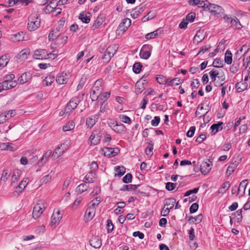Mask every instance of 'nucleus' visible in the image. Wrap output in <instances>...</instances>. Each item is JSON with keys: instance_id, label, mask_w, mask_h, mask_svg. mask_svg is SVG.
I'll list each match as a JSON object with an SVG mask.
<instances>
[{"instance_id": "393cba45", "label": "nucleus", "mask_w": 250, "mask_h": 250, "mask_svg": "<svg viewBox=\"0 0 250 250\" xmlns=\"http://www.w3.org/2000/svg\"><path fill=\"white\" fill-rule=\"evenodd\" d=\"M62 3V0H60L57 4L55 2H51L49 4H47L45 7V10L48 12H51L54 9L56 6L61 5Z\"/></svg>"}, {"instance_id": "b1692460", "label": "nucleus", "mask_w": 250, "mask_h": 250, "mask_svg": "<svg viewBox=\"0 0 250 250\" xmlns=\"http://www.w3.org/2000/svg\"><path fill=\"white\" fill-rule=\"evenodd\" d=\"M163 32V30L161 28L158 29L153 32L148 33L146 35V38L147 40L153 39L157 37L159 34H161Z\"/></svg>"}, {"instance_id": "79ce46f5", "label": "nucleus", "mask_w": 250, "mask_h": 250, "mask_svg": "<svg viewBox=\"0 0 250 250\" xmlns=\"http://www.w3.org/2000/svg\"><path fill=\"white\" fill-rule=\"evenodd\" d=\"M116 171L115 175H117L119 177H121L125 173V168L123 167L117 166L115 167Z\"/></svg>"}, {"instance_id": "6ab92c4d", "label": "nucleus", "mask_w": 250, "mask_h": 250, "mask_svg": "<svg viewBox=\"0 0 250 250\" xmlns=\"http://www.w3.org/2000/svg\"><path fill=\"white\" fill-rule=\"evenodd\" d=\"M248 184V180L242 181L237 188L238 193L240 194V197L242 196L245 192V189Z\"/></svg>"}, {"instance_id": "603ef678", "label": "nucleus", "mask_w": 250, "mask_h": 250, "mask_svg": "<svg viewBox=\"0 0 250 250\" xmlns=\"http://www.w3.org/2000/svg\"><path fill=\"white\" fill-rule=\"evenodd\" d=\"M20 173L18 171H14L11 178V185L17 182L19 178Z\"/></svg>"}, {"instance_id": "aec40b11", "label": "nucleus", "mask_w": 250, "mask_h": 250, "mask_svg": "<svg viewBox=\"0 0 250 250\" xmlns=\"http://www.w3.org/2000/svg\"><path fill=\"white\" fill-rule=\"evenodd\" d=\"M30 79L29 74L25 72L22 73L18 79V83L20 84H23L28 82Z\"/></svg>"}, {"instance_id": "13d9d810", "label": "nucleus", "mask_w": 250, "mask_h": 250, "mask_svg": "<svg viewBox=\"0 0 250 250\" xmlns=\"http://www.w3.org/2000/svg\"><path fill=\"white\" fill-rule=\"evenodd\" d=\"M107 231L108 233L111 232L114 228V225L111 220H108L107 221Z\"/></svg>"}, {"instance_id": "8fccbe9b", "label": "nucleus", "mask_w": 250, "mask_h": 250, "mask_svg": "<svg viewBox=\"0 0 250 250\" xmlns=\"http://www.w3.org/2000/svg\"><path fill=\"white\" fill-rule=\"evenodd\" d=\"M119 119L122 122H124V123L128 124H131V120L130 118L125 115H120L119 116Z\"/></svg>"}, {"instance_id": "a18cd8bd", "label": "nucleus", "mask_w": 250, "mask_h": 250, "mask_svg": "<svg viewBox=\"0 0 250 250\" xmlns=\"http://www.w3.org/2000/svg\"><path fill=\"white\" fill-rule=\"evenodd\" d=\"M232 54L230 51L227 50L225 53V62L227 64H229L232 63Z\"/></svg>"}, {"instance_id": "c756f323", "label": "nucleus", "mask_w": 250, "mask_h": 250, "mask_svg": "<svg viewBox=\"0 0 250 250\" xmlns=\"http://www.w3.org/2000/svg\"><path fill=\"white\" fill-rule=\"evenodd\" d=\"M117 47L115 45H110L107 48L106 50V53L109 54V56H108V58H107L108 59L110 57H112L114 56L117 51Z\"/></svg>"}, {"instance_id": "3c124183", "label": "nucleus", "mask_w": 250, "mask_h": 250, "mask_svg": "<svg viewBox=\"0 0 250 250\" xmlns=\"http://www.w3.org/2000/svg\"><path fill=\"white\" fill-rule=\"evenodd\" d=\"M229 182H226L224 183L221 188L219 189V193H224L229 188Z\"/></svg>"}, {"instance_id": "f3484780", "label": "nucleus", "mask_w": 250, "mask_h": 250, "mask_svg": "<svg viewBox=\"0 0 250 250\" xmlns=\"http://www.w3.org/2000/svg\"><path fill=\"white\" fill-rule=\"evenodd\" d=\"M90 245L95 249H98L102 245V241L100 238L98 236L92 238L89 241Z\"/></svg>"}, {"instance_id": "49530a36", "label": "nucleus", "mask_w": 250, "mask_h": 250, "mask_svg": "<svg viewBox=\"0 0 250 250\" xmlns=\"http://www.w3.org/2000/svg\"><path fill=\"white\" fill-rule=\"evenodd\" d=\"M180 83V80L178 78H175L172 80L168 79L167 85L173 86L174 85H178Z\"/></svg>"}, {"instance_id": "9d476101", "label": "nucleus", "mask_w": 250, "mask_h": 250, "mask_svg": "<svg viewBox=\"0 0 250 250\" xmlns=\"http://www.w3.org/2000/svg\"><path fill=\"white\" fill-rule=\"evenodd\" d=\"M102 134L99 130H95L92 132L89 138V141L91 145H97L101 140Z\"/></svg>"}, {"instance_id": "37998d69", "label": "nucleus", "mask_w": 250, "mask_h": 250, "mask_svg": "<svg viewBox=\"0 0 250 250\" xmlns=\"http://www.w3.org/2000/svg\"><path fill=\"white\" fill-rule=\"evenodd\" d=\"M101 93L95 90L93 88L91 89V93H90V98L92 101H96L98 98H100V95Z\"/></svg>"}, {"instance_id": "f257e3e1", "label": "nucleus", "mask_w": 250, "mask_h": 250, "mask_svg": "<svg viewBox=\"0 0 250 250\" xmlns=\"http://www.w3.org/2000/svg\"><path fill=\"white\" fill-rule=\"evenodd\" d=\"M209 75L214 86L219 87L223 85L225 80V76L222 70L212 69L210 71Z\"/></svg>"}, {"instance_id": "423d86ee", "label": "nucleus", "mask_w": 250, "mask_h": 250, "mask_svg": "<svg viewBox=\"0 0 250 250\" xmlns=\"http://www.w3.org/2000/svg\"><path fill=\"white\" fill-rule=\"evenodd\" d=\"M131 20L128 18L124 19L119 24L117 30L116 34L120 35L124 33L131 25Z\"/></svg>"}, {"instance_id": "c85d7f7f", "label": "nucleus", "mask_w": 250, "mask_h": 250, "mask_svg": "<svg viewBox=\"0 0 250 250\" xmlns=\"http://www.w3.org/2000/svg\"><path fill=\"white\" fill-rule=\"evenodd\" d=\"M11 173V170L9 169H4L1 174V176L0 179V182H6L8 179L9 176Z\"/></svg>"}, {"instance_id": "1a4fd4ad", "label": "nucleus", "mask_w": 250, "mask_h": 250, "mask_svg": "<svg viewBox=\"0 0 250 250\" xmlns=\"http://www.w3.org/2000/svg\"><path fill=\"white\" fill-rule=\"evenodd\" d=\"M59 27L56 29L52 30L48 35V39L49 41H54L59 37L62 33V20L61 19L59 22Z\"/></svg>"}, {"instance_id": "58836bf2", "label": "nucleus", "mask_w": 250, "mask_h": 250, "mask_svg": "<svg viewBox=\"0 0 250 250\" xmlns=\"http://www.w3.org/2000/svg\"><path fill=\"white\" fill-rule=\"evenodd\" d=\"M102 198L101 197H96L92 200L89 204V206L93 207L96 209V207L98 206L100 203L102 202Z\"/></svg>"}, {"instance_id": "cd10ccee", "label": "nucleus", "mask_w": 250, "mask_h": 250, "mask_svg": "<svg viewBox=\"0 0 250 250\" xmlns=\"http://www.w3.org/2000/svg\"><path fill=\"white\" fill-rule=\"evenodd\" d=\"M62 144L59 145L54 150V152H52V157L54 159H57L59 157L61 156L62 153V150L61 149Z\"/></svg>"}, {"instance_id": "ddd939ff", "label": "nucleus", "mask_w": 250, "mask_h": 250, "mask_svg": "<svg viewBox=\"0 0 250 250\" xmlns=\"http://www.w3.org/2000/svg\"><path fill=\"white\" fill-rule=\"evenodd\" d=\"M52 154L51 150H47L43 154L42 157L39 160L38 165L39 167H42L48 161L49 157Z\"/></svg>"}, {"instance_id": "a211bd4d", "label": "nucleus", "mask_w": 250, "mask_h": 250, "mask_svg": "<svg viewBox=\"0 0 250 250\" xmlns=\"http://www.w3.org/2000/svg\"><path fill=\"white\" fill-rule=\"evenodd\" d=\"M211 169V165L208 162H203L200 166L201 172L203 174H207Z\"/></svg>"}, {"instance_id": "c9c22d12", "label": "nucleus", "mask_w": 250, "mask_h": 250, "mask_svg": "<svg viewBox=\"0 0 250 250\" xmlns=\"http://www.w3.org/2000/svg\"><path fill=\"white\" fill-rule=\"evenodd\" d=\"M9 56L8 55H4L0 58V66L4 67L9 62Z\"/></svg>"}, {"instance_id": "c03bdc74", "label": "nucleus", "mask_w": 250, "mask_h": 250, "mask_svg": "<svg viewBox=\"0 0 250 250\" xmlns=\"http://www.w3.org/2000/svg\"><path fill=\"white\" fill-rule=\"evenodd\" d=\"M158 83L161 84H167L168 79L163 75H158L156 78Z\"/></svg>"}, {"instance_id": "9b49d317", "label": "nucleus", "mask_w": 250, "mask_h": 250, "mask_svg": "<svg viewBox=\"0 0 250 250\" xmlns=\"http://www.w3.org/2000/svg\"><path fill=\"white\" fill-rule=\"evenodd\" d=\"M119 149L117 148L104 147L102 149L103 154L105 156L112 157L118 154Z\"/></svg>"}, {"instance_id": "2f4dec72", "label": "nucleus", "mask_w": 250, "mask_h": 250, "mask_svg": "<svg viewBox=\"0 0 250 250\" xmlns=\"http://www.w3.org/2000/svg\"><path fill=\"white\" fill-rule=\"evenodd\" d=\"M231 26L235 29H240L242 28V25L239 20L235 17L233 20H231Z\"/></svg>"}, {"instance_id": "864d4df0", "label": "nucleus", "mask_w": 250, "mask_h": 250, "mask_svg": "<svg viewBox=\"0 0 250 250\" xmlns=\"http://www.w3.org/2000/svg\"><path fill=\"white\" fill-rule=\"evenodd\" d=\"M10 82H8L6 80H4L1 83H0V88H1L2 90H7L10 89V88L9 87V83Z\"/></svg>"}, {"instance_id": "39448f33", "label": "nucleus", "mask_w": 250, "mask_h": 250, "mask_svg": "<svg viewBox=\"0 0 250 250\" xmlns=\"http://www.w3.org/2000/svg\"><path fill=\"white\" fill-rule=\"evenodd\" d=\"M80 102V99L78 97H73L69 101V102L67 104L65 108L64 114L66 115H69V113H71L78 105V104Z\"/></svg>"}, {"instance_id": "dca6fc26", "label": "nucleus", "mask_w": 250, "mask_h": 250, "mask_svg": "<svg viewBox=\"0 0 250 250\" xmlns=\"http://www.w3.org/2000/svg\"><path fill=\"white\" fill-rule=\"evenodd\" d=\"M99 117L100 115L97 114L88 117L86 121V125L88 127L91 128L96 124Z\"/></svg>"}, {"instance_id": "ea45409f", "label": "nucleus", "mask_w": 250, "mask_h": 250, "mask_svg": "<svg viewBox=\"0 0 250 250\" xmlns=\"http://www.w3.org/2000/svg\"><path fill=\"white\" fill-rule=\"evenodd\" d=\"M138 186L139 185H124L121 190L123 191L134 190L137 188Z\"/></svg>"}, {"instance_id": "0eeeda50", "label": "nucleus", "mask_w": 250, "mask_h": 250, "mask_svg": "<svg viewBox=\"0 0 250 250\" xmlns=\"http://www.w3.org/2000/svg\"><path fill=\"white\" fill-rule=\"evenodd\" d=\"M152 49V47L151 45H144L140 50V57L145 60L148 59L151 55Z\"/></svg>"}, {"instance_id": "774afa93", "label": "nucleus", "mask_w": 250, "mask_h": 250, "mask_svg": "<svg viewBox=\"0 0 250 250\" xmlns=\"http://www.w3.org/2000/svg\"><path fill=\"white\" fill-rule=\"evenodd\" d=\"M198 208V204L197 203H193L190 207L189 210L191 213L195 212Z\"/></svg>"}, {"instance_id": "5fc2aeb1", "label": "nucleus", "mask_w": 250, "mask_h": 250, "mask_svg": "<svg viewBox=\"0 0 250 250\" xmlns=\"http://www.w3.org/2000/svg\"><path fill=\"white\" fill-rule=\"evenodd\" d=\"M142 67V65L140 63H139V62L135 63L133 65V71L135 73H137V74L139 73L141 70Z\"/></svg>"}, {"instance_id": "09e8293b", "label": "nucleus", "mask_w": 250, "mask_h": 250, "mask_svg": "<svg viewBox=\"0 0 250 250\" xmlns=\"http://www.w3.org/2000/svg\"><path fill=\"white\" fill-rule=\"evenodd\" d=\"M79 19L84 23H89L90 20L89 16H87L83 13H82L80 14L79 16Z\"/></svg>"}, {"instance_id": "5701e85b", "label": "nucleus", "mask_w": 250, "mask_h": 250, "mask_svg": "<svg viewBox=\"0 0 250 250\" xmlns=\"http://www.w3.org/2000/svg\"><path fill=\"white\" fill-rule=\"evenodd\" d=\"M135 93L137 94H140L145 88L144 83L141 80L138 81L135 85Z\"/></svg>"}, {"instance_id": "72a5a7b5", "label": "nucleus", "mask_w": 250, "mask_h": 250, "mask_svg": "<svg viewBox=\"0 0 250 250\" xmlns=\"http://www.w3.org/2000/svg\"><path fill=\"white\" fill-rule=\"evenodd\" d=\"M222 125L223 123L222 122L217 124L212 125L210 127V128L212 130V132H213V134H215L218 131L221 130L223 128Z\"/></svg>"}, {"instance_id": "4468645a", "label": "nucleus", "mask_w": 250, "mask_h": 250, "mask_svg": "<svg viewBox=\"0 0 250 250\" xmlns=\"http://www.w3.org/2000/svg\"><path fill=\"white\" fill-rule=\"evenodd\" d=\"M96 212V209L93 207H88V208L86 209L84 218L87 221H89L94 217Z\"/></svg>"}, {"instance_id": "20e7f679", "label": "nucleus", "mask_w": 250, "mask_h": 250, "mask_svg": "<svg viewBox=\"0 0 250 250\" xmlns=\"http://www.w3.org/2000/svg\"><path fill=\"white\" fill-rule=\"evenodd\" d=\"M46 208L45 202L43 200H40L34 206L32 213L33 217L34 219L39 218L43 213Z\"/></svg>"}, {"instance_id": "7ed1b4c3", "label": "nucleus", "mask_w": 250, "mask_h": 250, "mask_svg": "<svg viewBox=\"0 0 250 250\" xmlns=\"http://www.w3.org/2000/svg\"><path fill=\"white\" fill-rule=\"evenodd\" d=\"M58 53L56 51L54 50L52 53L48 54L47 51L45 49H39L35 50L34 52L33 57L34 59L37 60H45L48 58H50L52 55L54 58L57 56Z\"/></svg>"}, {"instance_id": "4d7b16f0", "label": "nucleus", "mask_w": 250, "mask_h": 250, "mask_svg": "<svg viewBox=\"0 0 250 250\" xmlns=\"http://www.w3.org/2000/svg\"><path fill=\"white\" fill-rule=\"evenodd\" d=\"M195 18V13L194 12H191L187 15L186 19L188 22H193Z\"/></svg>"}, {"instance_id": "69168bd1", "label": "nucleus", "mask_w": 250, "mask_h": 250, "mask_svg": "<svg viewBox=\"0 0 250 250\" xmlns=\"http://www.w3.org/2000/svg\"><path fill=\"white\" fill-rule=\"evenodd\" d=\"M170 210V209L169 208L164 206L161 212V215L163 216H167L169 213Z\"/></svg>"}, {"instance_id": "4c0bfd02", "label": "nucleus", "mask_w": 250, "mask_h": 250, "mask_svg": "<svg viewBox=\"0 0 250 250\" xmlns=\"http://www.w3.org/2000/svg\"><path fill=\"white\" fill-rule=\"evenodd\" d=\"M75 127V124L73 121H70L63 125V131L71 130Z\"/></svg>"}, {"instance_id": "a878e982", "label": "nucleus", "mask_w": 250, "mask_h": 250, "mask_svg": "<svg viewBox=\"0 0 250 250\" xmlns=\"http://www.w3.org/2000/svg\"><path fill=\"white\" fill-rule=\"evenodd\" d=\"M95 177V173L92 171H90L87 173L83 179V181L85 183H90L94 182Z\"/></svg>"}, {"instance_id": "473e14b6", "label": "nucleus", "mask_w": 250, "mask_h": 250, "mask_svg": "<svg viewBox=\"0 0 250 250\" xmlns=\"http://www.w3.org/2000/svg\"><path fill=\"white\" fill-rule=\"evenodd\" d=\"M203 219V215L201 214H199L196 217L190 216L188 219V221L190 223H200Z\"/></svg>"}, {"instance_id": "680f3d73", "label": "nucleus", "mask_w": 250, "mask_h": 250, "mask_svg": "<svg viewBox=\"0 0 250 250\" xmlns=\"http://www.w3.org/2000/svg\"><path fill=\"white\" fill-rule=\"evenodd\" d=\"M211 46L210 45H206L203 47H202L200 51H199L198 54V55H201L203 54L205 52H206L207 51H208L209 48H210Z\"/></svg>"}, {"instance_id": "052dcab7", "label": "nucleus", "mask_w": 250, "mask_h": 250, "mask_svg": "<svg viewBox=\"0 0 250 250\" xmlns=\"http://www.w3.org/2000/svg\"><path fill=\"white\" fill-rule=\"evenodd\" d=\"M82 202V198H77L75 201L73 203V204L71 206V208L72 209H76L77 207L79 206L80 203Z\"/></svg>"}, {"instance_id": "f03ea898", "label": "nucleus", "mask_w": 250, "mask_h": 250, "mask_svg": "<svg viewBox=\"0 0 250 250\" xmlns=\"http://www.w3.org/2000/svg\"><path fill=\"white\" fill-rule=\"evenodd\" d=\"M41 24V19L37 13H32L28 18L27 29L32 31L39 27Z\"/></svg>"}, {"instance_id": "f8f14e48", "label": "nucleus", "mask_w": 250, "mask_h": 250, "mask_svg": "<svg viewBox=\"0 0 250 250\" xmlns=\"http://www.w3.org/2000/svg\"><path fill=\"white\" fill-rule=\"evenodd\" d=\"M29 181V179L28 178L23 179L19 184V185L17 187L15 190L14 191V194L16 195V193L17 194H19L21 193L26 186H27Z\"/></svg>"}, {"instance_id": "bb28decb", "label": "nucleus", "mask_w": 250, "mask_h": 250, "mask_svg": "<svg viewBox=\"0 0 250 250\" xmlns=\"http://www.w3.org/2000/svg\"><path fill=\"white\" fill-rule=\"evenodd\" d=\"M247 83L240 82L236 84L235 87L238 92H241L247 89Z\"/></svg>"}, {"instance_id": "6e6552de", "label": "nucleus", "mask_w": 250, "mask_h": 250, "mask_svg": "<svg viewBox=\"0 0 250 250\" xmlns=\"http://www.w3.org/2000/svg\"><path fill=\"white\" fill-rule=\"evenodd\" d=\"M61 210L59 209H55L51 216L50 225L51 226L56 227L59 225L62 215L60 213Z\"/></svg>"}, {"instance_id": "bf43d9fd", "label": "nucleus", "mask_w": 250, "mask_h": 250, "mask_svg": "<svg viewBox=\"0 0 250 250\" xmlns=\"http://www.w3.org/2000/svg\"><path fill=\"white\" fill-rule=\"evenodd\" d=\"M132 175L130 173L126 174L123 179V181L125 183H128L131 182Z\"/></svg>"}, {"instance_id": "412c9836", "label": "nucleus", "mask_w": 250, "mask_h": 250, "mask_svg": "<svg viewBox=\"0 0 250 250\" xmlns=\"http://www.w3.org/2000/svg\"><path fill=\"white\" fill-rule=\"evenodd\" d=\"M92 88L101 93V92L104 89L103 81L102 80H97L94 83V85Z\"/></svg>"}, {"instance_id": "f704fd0d", "label": "nucleus", "mask_w": 250, "mask_h": 250, "mask_svg": "<svg viewBox=\"0 0 250 250\" xmlns=\"http://www.w3.org/2000/svg\"><path fill=\"white\" fill-rule=\"evenodd\" d=\"M113 130L117 133H122L125 131V126L122 124H117Z\"/></svg>"}, {"instance_id": "e2e57ef3", "label": "nucleus", "mask_w": 250, "mask_h": 250, "mask_svg": "<svg viewBox=\"0 0 250 250\" xmlns=\"http://www.w3.org/2000/svg\"><path fill=\"white\" fill-rule=\"evenodd\" d=\"M235 168L236 167H235V165H233V164H230L227 168L226 171L227 174L229 175H231Z\"/></svg>"}, {"instance_id": "a19ab883", "label": "nucleus", "mask_w": 250, "mask_h": 250, "mask_svg": "<svg viewBox=\"0 0 250 250\" xmlns=\"http://www.w3.org/2000/svg\"><path fill=\"white\" fill-rule=\"evenodd\" d=\"M88 187L86 183L81 184L77 187L76 191L78 193H82L86 190Z\"/></svg>"}, {"instance_id": "7c9ffc66", "label": "nucleus", "mask_w": 250, "mask_h": 250, "mask_svg": "<svg viewBox=\"0 0 250 250\" xmlns=\"http://www.w3.org/2000/svg\"><path fill=\"white\" fill-rule=\"evenodd\" d=\"M176 203V200L174 198H168L165 200V207L172 209Z\"/></svg>"}, {"instance_id": "2eb2a0df", "label": "nucleus", "mask_w": 250, "mask_h": 250, "mask_svg": "<svg viewBox=\"0 0 250 250\" xmlns=\"http://www.w3.org/2000/svg\"><path fill=\"white\" fill-rule=\"evenodd\" d=\"M208 6L209 11L214 15H218L223 11L222 8L219 5L210 3Z\"/></svg>"}, {"instance_id": "de8ad7c7", "label": "nucleus", "mask_w": 250, "mask_h": 250, "mask_svg": "<svg viewBox=\"0 0 250 250\" xmlns=\"http://www.w3.org/2000/svg\"><path fill=\"white\" fill-rule=\"evenodd\" d=\"M250 48L246 44L243 45L241 48L237 51L236 55L246 54L249 50Z\"/></svg>"}, {"instance_id": "338daca9", "label": "nucleus", "mask_w": 250, "mask_h": 250, "mask_svg": "<svg viewBox=\"0 0 250 250\" xmlns=\"http://www.w3.org/2000/svg\"><path fill=\"white\" fill-rule=\"evenodd\" d=\"M188 23V21L186 19H184L179 24V27L181 29H186L187 27Z\"/></svg>"}, {"instance_id": "6e6d98bb", "label": "nucleus", "mask_w": 250, "mask_h": 250, "mask_svg": "<svg viewBox=\"0 0 250 250\" xmlns=\"http://www.w3.org/2000/svg\"><path fill=\"white\" fill-rule=\"evenodd\" d=\"M177 184L171 183V182H167L166 183V188L169 191H171L173 190L175 187H176Z\"/></svg>"}, {"instance_id": "4be33fe9", "label": "nucleus", "mask_w": 250, "mask_h": 250, "mask_svg": "<svg viewBox=\"0 0 250 250\" xmlns=\"http://www.w3.org/2000/svg\"><path fill=\"white\" fill-rule=\"evenodd\" d=\"M29 54V50L28 49H24L22 50L18 54V58L21 61H23L25 60Z\"/></svg>"}, {"instance_id": "0e129e2a", "label": "nucleus", "mask_w": 250, "mask_h": 250, "mask_svg": "<svg viewBox=\"0 0 250 250\" xmlns=\"http://www.w3.org/2000/svg\"><path fill=\"white\" fill-rule=\"evenodd\" d=\"M160 122V118L158 116H155L151 121V124L153 126H157Z\"/></svg>"}, {"instance_id": "e433bc0d", "label": "nucleus", "mask_w": 250, "mask_h": 250, "mask_svg": "<svg viewBox=\"0 0 250 250\" xmlns=\"http://www.w3.org/2000/svg\"><path fill=\"white\" fill-rule=\"evenodd\" d=\"M156 16V12L155 10L150 11L147 15L144 16L142 19L143 21H146L152 19Z\"/></svg>"}]
</instances>
